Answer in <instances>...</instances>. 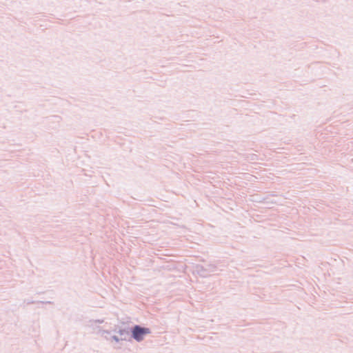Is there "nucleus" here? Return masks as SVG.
Returning a JSON list of instances; mask_svg holds the SVG:
<instances>
[{
	"instance_id": "nucleus-1",
	"label": "nucleus",
	"mask_w": 353,
	"mask_h": 353,
	"mask_svg": "<svg viewBox=\"0 0 353 353\" xmlns=\"http://www.w3.org/2000/svg\"><path fill=\"white\" fill-rule=\"evenodd\" d=\"M150 333V330L149 328L141 327L139 325L134 326L132 331L133 338L137 341H142L144 336Z\"/></svg>"
}]
</instances>
